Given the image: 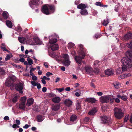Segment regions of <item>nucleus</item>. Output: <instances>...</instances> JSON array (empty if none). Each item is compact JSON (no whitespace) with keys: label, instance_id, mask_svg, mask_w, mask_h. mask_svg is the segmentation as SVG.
<instances>
[{"label":"nucleus","instance_id":"obj_42","mask_svg":"<svg viewBox=\"0 0 132 132\" xmlns=\"http://www.w3.org/2000/svg\"><path fill=\"white\" fill-rule=\"evenodd\" d=\"M101 36V35L98 33L96 34L95 35V37L96 39L100 37Z\"/></svg>","mask_w":132,"mask_h":132},{"label":"nucleus","instance_id":"obj_25","mask_svg":"<svg viewBox=\"0 0 132 132\" xmlns=\"http://www.w3.org/2000/svg\"><path fill=\"white\" fill-rule=\"evenodd\" d=\"M77 116L75 114L72 115L70 117V120L71 121H74L77 119Z\"/></svg>","mask_w":132,"mask_h":132},{"label":"nucleus","instance_id":"obj_58","mask_svg":"<svg viewBox=\"0 0 132 132\" xmlns=\"http://www.w3.org/2000/svg\"><path fill=\"white\" fill-rule=\"evenodd\" d=\"M124 76H125V75H124ZM125 78V76H124L123 75H121L119 77V79H120Z\"/></svg>","mask_w":132,"mask_h":132},{"label":"nucleus","instance_id":"obj_56","mask_svg":"<svg viewBox=\"0 0 132 132\" xmlns=\"http://www.w3.org/2000/svg\"><path fill=\"white\" fill-rule=\"evenodd\" d=\"M1 48L3 51L8 52L9 51L5 47H1Z\"/></svg>","mask_w":132,"mask_h":132},{"label":"nucleus","instance_id":"obj_2","mask_svg":"<svg viewBox=\"0 0 132 132\" xmlns=\"http://www.w3.org/2000/svg\"><path fill=\"white\" fill-rule=\"evenodd\" d=\"M78 46L80 49V51L78 53L79 55L75 56V59L76 63L81 64L82 59H84L86 53V50L84 48L82 45L80 44Z\"/></svg>","mask_w":132,"mask_h":132},{"label":"nucleus","instance_id":"obj_8","mask_svg":"<svg viewBox=\"0 0 132 132\" xmlns=\"http://www.w3.org/2000/svg\"><path fill=\"white\" fill-rule=\"evenodd\" d=\"M41 10L43 13L45 14L48 15L50 14L49 10L48 5L47 6L45 5H43L41 9Z\"/></svg>","mask_w":132,"mask_h":132},{"label":"nucleus","instance_id":"obj_37","mask_svg":"<svg viewBox=\"0 0 132 132\" xmlns=\"http://www.w3.org/2000/svg\"><path fill=\"white\" fill-rule=\"evenodd\" d=\"M5 72L4 70L0 68V75H3L5 74Z\"/></svg>","mask_w":132,"mask_h":132},{"label":"nucleus","instance_id":"obj_13","mask_svg":"<svg viewBox=\"0 0 132 132\" xmlns=\"http://www.w3.org/2000/svg\"><path fill=\"white\" fill-rule=\"evenodd\" d=\"M105 75L108 76H111L113 74L114 71L111 69H107L104 71Z\"/></svg>","mask_w":132,"mask_h":132},{"label":"nucleus","instance_id":"obj_9","mask_svg":"<svg viewBox=\"0 0 132 132\" xmlns=\"http://www.w3.org/2000/svg\"><path fill=\"white\" fill-rule=\"evenodd\" d=\"M102 123L104 124L109 123L110 122V118L106 116H102L101 117Z\"/></svg>","mask_w":132,"mask_h":132},{"label":"nucleus","instance_id":"obj_38","mask_svg":"<svg viewBox=\"0 0 132 132\" xmlns=\"http://www.w3.org/2000/svg\"><path fill=\"white\" fill-rule=\"evenodd\" d=\"M12 56V55L8 54L6 56V57L5 58V60L6 61H7L9 60L10 59L11 57Z\"/></svg>","mask_w":132,"mask_h":132},{"label":"nucleus","instance_id":"obj_19","mask_svg":"<svg viewBox=\"0 0 132 132\" xmlns=\"http://www.w3.org/2000/svg\"><path fill=\"white\" fill-rule=\"evenodd\" d=\"M86 101L89 103H94L96 102V100L93 98H88L86 99Z\"/></svg>","mask_w":132,"mask_h":132},{"label":"nucleus","instance_id":"obj_54","mask_svg":"<svg viewBox=\"0 0 132 132\" xmlns=\"http://www.w3.org/2000/svg\"><path fill=\"white\" fill-rule=\"evenodd\" d=\"M31 84L34 86H36L37 85V84L34 81H31Z\"/></svg>","mask_w":132,"mask_h":132},{"label":"nucleus","instance_id":"obj_60","mask_svg":"<svg viewBox=\"0 0 132 132\" xmlns=\"http://www.w3.org/2000/svg\"><path fill=\"white\" fill-rule=\"evenodd\" d=\"M30 127V125L28 124H26L23 127V128L25 129H27Z\"/></svg>","mask_w":132,"mask_h":132},{"label":"nucleus","instance_id":"obj_4","mask_svg":"<svg viewBox=\"0 0 132 132\" xmlns=\"http://www.w3.org/2000/svg\"><path fill=\"white\" fill-rule=\"evenodd\" d=\"M114 113L115 117L117 119H121L124 116L123 111L121 108H114Z\"/></svg>","mask_w":132,"mask_h":132},{"label":"nucleus","instance_id":"obj_17","mask_svg":"<svg viewBox=\"0 0 132 132\" xmlns=\"http://www.w3.org/2000/svg\"><path fill=\"white\" fill-rule=\"evenodd\" d=\"M39 0H30L29 2V5L31 7L32 5H36L38 4L39 3Z\"/></svg>","mask_w":132,"mask_h":132},{"label":"nucleus","instance_id":"obj_46","mask_svg":"<svg viewBox=\"0 0 132 132\" xmlns=\"http://www.w3.org/2000/svg\"><path fill=\"white\" fill-rule=\"evenodd\" d=\"M74 46V44L72 43H69L68 44V47L69 48L73 47Z\"/></svg>","mask_w":132,"mask_h":132},{"label":"nucleus","instance_id":"obj_45","mask_svg":"<svg viewBox=\"0 0 132 132\" xmlns=\"http://www.w3.org/2000/svg\"><path fill=\"white\" fill-rule=\"evenodd\" d=\"M64 88L63 87L61 88H56V90H57L58 92H61L64 90Z\"/></svg>","mask_w":132,"mask_h":132},{"label":"nucleus","instance_id":"obj_59","mask_svg":"<svg viewBox=\"0 0 132 132\" xmlns=\"http://www.w3.org/2000/svg\"><path fill=\"white\" fill-rule=\"evenodd\" d=\"M25 61V59L23 58H21L19 60V61L22 62H23Z\"/></svg>","mask_w":132,"mask_h":132},{"label":"nucleus","instance_id":"obj_6","mask_svg":"<svg viewBox=\"0 0 132 132\" xmlns=\"http://www.w3.org/2000/svg\"><path fill=\"white\" fill-rule=\"evenodd\" d=\"M24 83L22 82H19L16 84L15 87V89L19 91L20 94H22V90L24 87Z\"/></svg>","mask_w":132,"mask_h":132},{"label":"nucleus","instance_id":"obj_48","mask_svg":"<svg viewBox=\"0 0 132 132\" xmlns=\"http://www.w3.org/2000/svg\"><path fill=\"white\" fill-rule=\"evenodd\" d=\"M39 108L38 106H36L34 109V111H35L36 112H39Z\"/></svg>","mask_w":132,"mask_h":132},{"label":"nucleus","instance_id":"obj_23","mask_svg":"<svg viewBox=\"0 0 132 132\" xmlns=\"http://www.w3.org/2000/svg\"><path fill=\"white\" fill-rule=\"evenodd\" d=\"M60 106L58 104L53 106L52 109L53 111H56L60 109Z\"/></svg>","mask_w":132,"mask_h":132},{"label":"nucleus","instance_id":"obj_30","mask_svg":"<svg viewBox=\"0 0 132 132\" xmlns=\"http://www.w3.org/2000/svg\"><path fill=\"white\" fill-rule=\"evenodd\" d=\"M18 39L20 43H22L24 42V41L26 39L24 37H19L18 38Z\"/></svg>","mask_w":132,"mask_h":132},{"label":"nucleus","instance_id":"obj_5","mask_svg":"<svg viewBox=\"0 0 132 132\" xmlns=\"http://www.w3.org/2000/svg\"><path fill=\"white\" fill-rule=\"evenodd\" d=\"M16 77L13 75H10L8 77L5 82L6 85L8 87L11 86L13 88V83L15 80Z\"/></svg>","mask_w":132,"mask_h":132},{"label":"nucleus","instance_id":"obj_35","mask_svg":"<svg viewBox=\"0 0 132 132\" xmlns=\"http://www.w3.org/2000/svg\"><path fill=\"white\" fill-rule=\"evenodd\" d=\"M109 22L108 20L107 19L106 20H104L102 22L103 25L104 26H106L108 24Z\"/></svg>","mask_w":132,"mask_h":132},{"label":"nucleus","instance_id":"obj_51","mask_svg":"<svg viewBox=\"0 0 132 132\" xmlns=\"http://www.w3.org/2000/svg\"><path fill=\"white\" fill-rule=\"evenodd\" d=\"M18 30L19 32H21L22 31V28L20 26H18Z\"/></svg>","mask_w":132,"mask_h":132},{"label":"nucleus","instance_id":"obj_12","mask_svg":"<svg viewBox=\"0 0 132 132\" xmlns=\"http://www.w3.org/2000/svg\"><path fill=\"white\" fill-rule=\"evenodd\" d=\"M72 103V101L69 99H66L64 101V104L66 106L69 107L71 106Z\"/></svg>","mask_w":132,"mask_h":132},{"label":"nucleus","instance_id":"obj_47","mask_svg":"<svg viewBox=\"0 0 132 132\" xmlns=\"http://www.w3.org/2000/svg\"><path fill=\"white\" fill-rule=\"evenodd\" d=\"M120 98L117 97L115 98H114L115 102L117 103H119L120 102V100L119 99Z\"/></svg>","mask_w":132,"mask_h":132},{"label":"nucleus","instance_id":"obj_3","mask_svg":"<svg viewBox=\"0 0 132 132\" xmlns=\"http://www.w3.org/2000/svg\"><path fill=\"white\" fill-rule=\"evenodd\" d=\"M49 42L51 44V49L53 51H55L58 49L59 47V45L57 44H55L57 41V39L54 36H51L49 37Z\"/></svg>","mask_w":132,"mask_h":132},{"label":"nucleus","instance_id":"obj_1","mask_svg":"<svg viewBox=\"0 0 132 132\" xmlns=\"http://www.w3.org/2000/svg\"><path fill=\"white\" fill-rule=\"evenodd\" d=\"M125 57H123L121 59L122 71L124 72L127 70L128 67L131 68L132 66V51H127L126 53Z\"/></svg>","mask_w":132,"mask_h":132},{"label":"nucleus","instance_id":"obj_18","mask_svg":"<svg viewBox=\"0 0 132 132\" xmlns=\"http://www.w3.org/2000/svg\"><path fill=\"white\" fill-rule=\"evenodd\" d=\"M34 101V100L32 98H28L26 104L28 106H30L33 103Z\"/></svg>","mask_w":132,"mask_h":132},{"label":"nucleus","instance_id":"obj_41","mask_svg":"<svg viewBox=\"0 0 132 132\" xmlns=\"http://www.w3.org/2000/svg\"><path fill=\"white\" fill-rule=\"evenodd\" d=\"M129 118V115H126L125 116V118H124V122H127Z\"/></svg>","mask_w":132,"mask_h":132},{"label":"nucleus","instance_id":"obj_27","mask_svg":"<svg viewBox=\"0 0 132 132\" xmlns=\"http://www.w3.org/2000/svg\"><path fill=\"white\" fill-rule=\"evenodd\" d=\"M5 22L6 24L8 27L10 28H11L12 27V24L11 21L9 20H7Z\"/></svg>","mask_w":132,"mask_h":132},{"label":"nucleus","instance_id":"obj_14","mask_svg":"<svg viewBox=\"0 0 132 132\" xmlns=\"http://www.w3.org/2000/svg\"><path fill=\"white\" fill-rule=\"evenodd\" d=\"M132 38V33L128 32L124 36V39L126 40Z\"/></svg>","mask_w":132,"mask_h":132},{"label":"nucleus","instance_id":"obj_52","mask_svg":"<svg viewBox=\"0 0 132 132\" xmlns=\"http://www.w3.org/2000/svg\"><path fill=\"white\" fill-rule=\"evenodd\" d=\"M50 96H51L52 97H53V98L55 97H56V95L55 94L51 93L50 94Z\"/></svg>","mask_w":132,"mask_h":132},{"label":"nucleus","instance_id":"obj_10","mask_svg":"<svg viewBox=\"0 0 132 132\" xmlns=\"http://www.w3.org/2000/svg\"><path fill=\"white\" fill-rule=\"evenodd\" d=\"M100 101L102 103H108L109 102L108 96H101L100 98Z\"/></svg>","mask_w":132,"mask_h":132},{"label":"nucleus","instance_id":"obj_24","mask_svg":"<svg viewBox=\"0 0 132 132\" xmlns=\"http://www.w3.org/2000/svg\"><path fill=\"white\" fill-rule=\"evenodd\" d=\"M77 8L82 10L85 9L86 8V6L84 4L81 3L78 5Z\"/></svg>","mask_w":132,"mask_h":132},{"label":"nucleus","instance_id":"obj_36","mask_svg":"<svg viewBox=\"0 0 132 132\" xmlns=\"http://www.w3.org/2000/svg\"><path fill=\"white\" fill-rule=\"evenodd\" d=\"M27 60L28 62V63L29 65H31L33 64V62L31 59L29 58V57H28Z\"/></svg>","mask_w":132,"mask_h":132},{"label":"nucleus","instance_id":"obj_26","mask_svg":"<svg viewBox=\"0 0 132 132\" xmlns=\"http://www.w3.org/2000/svg\"><path fill=\"white\" fill-rule=\"evenodd\" d=\"M80 12L81 14L82 15H85L88 14V12L87 10L85 9L81 10Z\"/></svg>","mask_w":132,"mask_h":132},{"label":"nucleus","instance_id":"obj_34","mask_svg":"<svg viewBox=\"0 0 132 132\" xmlns=\"http://www.w3.org/2000/svg\"><path fill=\"white\" fill-rule=\"evenodd\" d=\"M7 12H4L2 14L3 17L4 18V19L5 20L7 19L8 17V15H7Z\"/></svg>","mask_w":132,"mask_h":132},{"label":"nucleus","instance_id":"obj_50","mask_svg":"<svg viewBox=\"0 0 132 132\" xmlns=\"http://www.w3.org/2000/svg\"><path fill=\"white\" fill-rule=\"evenodd\" d=\"M6 62H5L0 61V66L5 65Z\"/></svg>","mask_w":132,"mask_h":132},{"label":"nucleus","instance_id":"obj_40","mask_svg":"<svg viewBox=\"0 0 132 132\" xmlns=\"http://www.w3.org/2000/svg\"><path fill=\"white\" fill-rule=\"evenodd\" d=\"M93 71L94 73H95L96 74H98L99 72V71L98 68H94V70Z\"/></svg>","mask_w":132,"mask_h":132},{"label":"nucleus","instance_id":"obj_61","mask_svg":"<svg viewBox=\"0 0 132 132\" xmlns=\"http://www.w3.org/2000/svg\"><path fill=\"white\" fill-rule=\"evenodd\" d=\"M4 119L5 120H9V118L8 116H6L4 117Z\"/></svg>","mask_w":132,"mask_h":132},{"label":"nucleus","instance_id":"obj_53","mask_svg":"<svg viewBox=\"0 0 132 132\" xmlns=\"http://www.w3.org/2000/svg\"><path fill=\"white\" fill-rule=\"evenodd\" d=\"M32 79L34 80H36L37 79V77L35 76H33L32 77Z\"/></svg>","mask_w":132,"mask_h":132},{"label":"nucleus","instance_id":"obj_16","mask_svg":"<svg viewBox=\"0 0 132 132\" xmlns=\"http://www.w3.org/2000/svg\"><path fill=\"white\" fill-rule=\"evenodd\" d=\"M97 110L96 108H93L90 111L88 112V114L90 116H93L97 112Z\"/></svg>","mask_w":132,"mask_h":132},{"label":"nucleus","instance_id":"obj_63","mask_svg":"<svg viewBox=\"0 0 132 132\" xmlns=\"http://www.w3.org/2000/svg\"><path fill=\"white\" fill-rule=\"evenodd\" d=\"M47 90V88L46 87H44L42 88V90L44 92H46Z\"/></svg>","mask_w":132,"mask_h":132},{"label":"nucleus","instance_id":"obj_22","mask_svg":"<svg viewBox=\"0 0 132 132\" xmlns=\"http://www.w3.org/2000/svg\"><path fill=\"white\" fill-rule=\"evenodd\" d=\"M48 9L52 13H53L55 11V7L54 5H48Z\"/></svg>","mask_w":132,"mask_h":132},{"label":"nucleus","instance_id":"obj_31","mask_svg":"<svg viewBox=\"0 0 132 132\" xmlns=\"http://www.w3.org/2000/svg\"><path fill=\"white\" fill-rule=\"evenodd\" d=\"M33 39L35 43L36 44H41L42 42L38 38H34Z\"/></svg>","mask_w":132,"mask_h":132},{"label":"nucleus","instance_id":"obj_28","mask_svg":"<svg viewBox=\"0 0 132 132\" xmlns=\"http://www.w3.org/2000/svg\"><path fill=\"white\" fill-rule=\"evenodd\" d=\"M19 107L20 109L22 110L25 109V103L24 102H21L19 105Z\"/></svg>","mask_w":132,"mask_h":132},{"label":"nucleus","instance_id":"obj_57","mask_svg":"<svg viewBox=\"0 0 132 132\" xmlns=\"http://www.w3.org/2000/svg\"><path fill=\"white\" fill-rule=\"evenodd\" d=\"M52 75V73L50 72H47L46 73V75L48 77L50 76L51 75Z\"/></svg>","mask_w":132,"mask_h":132},{"label":"nucleus","instance_id":"obj_64","mask_svg":"<svg viewBox=\"0 0 132 132\" xmlns=\"http://www.w3.org/2000/svg\"><path fill=\"white\" fill-rule=\"evenodd\" d=\"M97 94L100 96H101L103 95V93L100 92H97Z\"/></svg>","mask_w":132,"mask_h":132},{"label":"nucleus","instance_id":"obj_44","mask_svg":"<svg viewBox=\"0 0 132 132\" xmlns=\"http://www.w3.org/2000/svg\"><path fill=\"white\" fill-rule=\"evenodd\" d=\"M113 85L116 88L118 89L119 88V83L118 82H116L114 83Z\"/></svg>","mask_w":132,"mask_h":132},{"label":"nucleus","instance_id":"obj_62","mask_svg":"<svg viewBox=\"0 0 132 132\" xmlns=\"http://www.w3.org/2000/svg\"><path fill=\"white\" fill-rule=\"evenodd\" d=\"M48 63L46 62H45L44 63V65L45 67L46 68H48Z\"/></svg>","mask_w":132,"mask_h":132},{"label":"nucleus","instance_id":"obj_20","mask_svg":"<svg viewBox=\"0 0 132 132\" xmlns=\"http://www.w3.org/2000/svg\"><path fill=\"white\" fill-rule=\"evenodd\" d=\"M117 97L119 98H120L124 101H127L128 98L127 97L124 95H122L121 96L120 95H118L117 96Z\"/></svg>","mask_w":132,"mask_h":132},{"label":"nucleus","instance_id":"obj_32","mask_svg":"<svg viewBox=\"0 0 132 132\" xmlns=\"http://www.w3.org/2000/svg\"><path fill=\"white\" fill-rule=\"evenodd\" d=\"M76 106L77 110L80 109L81 108V102L79 101H77Z\"/></svg>","mask_w":132,"mask_h":132},{"label":"nucleus","instance_id":"obj_33","mask_svg":"<svg viewBox=\"0 0 132 132\" xmlns=\"http://www.w3.org/2000/svg\"><path fill=\"white\" fill-rule=\"evenodd\" d=\"M19 97V96L18 95H15V96L12 99L13 102L14 103H16L17 102L18 99Z\"/></svg>","mask_w":132,"mask_h":132},{"label":"nucleus","instance_id":"obj_39","mask_svg":"<svg viewBox=\"0 0 132 132\" xmlns=\"http://www.w3.org/2000/svg\"><path fill=\"white\" fill-rule=\"evenodd\" d=\"M127 46V47L132 51V40L130 41V43L128 44Z\"/></svg>","mask_w":132,"mask_h":132},{"label":"nucleus","instance_id":"obj_49","mask_svg":"<svg viewBox=\"0 0 132 132\" xmlns=\"http://www.w3.org/2000/svg\"><path fill=\"white\" fill-rule=\"evenodd\" d=\"M26 98L25 97H21V100L22 101V102H24L25 103V102L26 101Z\"/></svg>","mask_w":132,"mask_h":132},{"label":"nucleus","instance_id":"obj_55","mask_svg":"<svg viewBox=\"0 0 132 132\" xmlns=\"http://www.w3.org/2000/svg\"><path fill=\"white\" fill-rule=\"evenodd\" d=\"M16 123L18 125H19L20 124V120H15Z\"/></svg>","mask_w":132,"mask_h":132},{"label":"nucleus","instance_id":"obj_21","mask_svg":"<svg viewBox=\"0 0 132 132\" xmlns=\"http://www.w3.org/2000/svg\"><path fill=\"white\" fill-rule=\"evenodd\" d=\"M109 102L111 104H112L114 101V98L113 97V95L108 96Z\"/></svg>","mask_w":132,"mask_h":132},{"label":"nucleus","instance_id":"obj_15","mask_svg":"<svg viewBox=\"0 0 132 132\" xmlns=\"http://www.w3.org/2000/svg\"><path fill=\"white\" fill-rule=\"evenodd\" d=\"M61 98L60 97L57 96L53 98L52 101L53 102L55 103H59L61 101Z\"/></svg>","mask_w":132,"mask_h":132},{"label":"nucleus","instance_id":"obj_29","mask_svg":"<svg viewBox=\"0 0 132 132\" xmlns=\"http://www.w3.org/2000/svg\"><path fill=\"white\" fill-rule=\"evenodd\" d=\"M37 120L38 122H41L43 120V117L41 115H38L36 117Z\"/></svg>","mask_w":132,"mask_h":132},{"label":"nucleus","instance_id":"obj_11","mask_svg":"<svg viewBox=\"0 0 132 132\" xmlns=\"http://www.w3.org/2000/svg\"><path fill=\"white\" fill-rule=\"evenodd\" d=\"M85 70L86 72L90 75H93L94 72L93 69L90 67L89 66L85 67Z\"/></svg>","mask_w":132,"mask_h":132},{"label":"nucleus","instance_id":"obj_7","mask_svg":"<svg viewBox=\"0 0 132 132\" xmlns=\"http://www.w3.org/2000/svg\"><path fill=\"white\" fill-rule=\"evenodd\" d=\"M63 63L66 66H68L70 64V61L69 60V56L66 54H64L63 55Z\"/></svg>","mask_w":132,"mask_h":132},{"label":"nucleus","instance_id":"obj_43","mask_svg":"<svg viewBox=\"0 0 132 132\" xmlns=\"http://www.w3.org/2000/svg\"><path fill=\"white\" fill-rule=\"evenodd\" d=\"M95 4L97 6H99L101 7H103V4H102L101 2H96Z\"/></svg>","mask_w":132,"mask_h":132}]
</instances>
